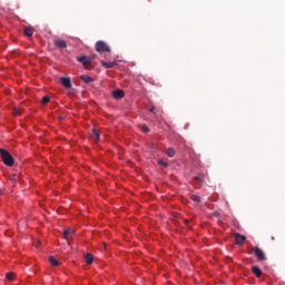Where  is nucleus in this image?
Instances as JSON below:
<instances>
[{
  "mask_svg": "<svg viewBox=\"0 0 285 285\" xmlns=\"http://www.w3.org/2000/svg\"><path fill=\"white\" fill-rule=\"evenodd\" d=\"M0 157H1L4 166H9L10 168H11V166H14V158L12 157V155L8 150L1 148L0 149Z\"/></svg>",
  "mask_w": 285,
  "mask_h": 285,
  "instance_id": "1",
  "label": "nucleus"
},
{
  "mask_svg": "<svg viewBox=\"0 0 285 285\" xmlns=\"http://www.w3.org/2000/svg\"><path fill=\"white\" fill-rule=\"evenodd\" d=\"M92 59H95L94 57L88 58L86 56H81L77 58V61H79V63H82L85 70H92Z\"/></svg>",
  "mask_w": 285,
  "mask_h": 285,
  "instance_id": "2",
  "label": "nucleus"
},
{
  "mask_svg": "<svg viewBox=\"0 0 285 285\" xmlns=\"http://www.w3.org/2000/svg\"><path fill=\"white\" fill-rule=\"evenodd\" d=\"M96 51L100 55H104V52H110V46H108V43H106L105 41H97Z\"/></svg>",
  "mask_w": 285,
  "mask_h": 285,
  "instance_id": "3",
  "label": "nucleus"
},
{
  "mask_svg": "<svg viewBox=\"0 0 285 285\" xmlns=\"http://www.w3.org/2000/svg\"><path fill=\"white\" fill-rule=\"evenodd\" d=\"M254 255L258 262H266V254H264V250H262V248L255 247Z\"/></svg>",
  "mask_w": 285,
  "mask_h": 285,
  "instance_id": "4",
  "label": "nucleus"
},
{
  "mask_svg": "<svg viewBox=\"0 0 285 285\" xmlns=\"http://www.w3.org/2000/svg\"><path fill=\"white\" fill-rule=\"evenodd\" d=\"M234 239H235L236 244H238V246H242L244 244V242H246V236H244L239 233H236V234H234Z\"/></svg>",
  "mask_w": 285,
  "mask_h": 285,
  "instance_id": "5",
  "label": "nucleus"
},
{
  "mask_svg": "<svg viewBox=\"0 0 285 285\" xmlns=\"http://www.w3.org/2000/svg\"><path fill=\"white\" fill-rule=\"evenodd\" d=\"M60 82H61V86H63V88H72V82L70 81V78H66V77H62L60 79Z\"/></svg>",
  "mask_w": 285,
  "mask_h": 285,
  "instance_id": "6",
  "label": "nucleus"
},
{
  "mask_svg": "<svg viewBox=\"0 0 285 285\" xmlns=\"http://www.w3.org/2000/svg\"><path fill=\"white\" fill-rule=\"evenodd\" d=\"M62 235L68 240L70 237L75 236V229L66 228L63 229Z\"/></svg>",
  "mask_w": 285,
  "mask_h": 285,
  "instance_id": "7",
  "label": "nucleus"
},
{
  "mask_svg": "<svg viewBox=\"0 0 285 285\" xmlns=\"http://www.w3.org/2000/svg\"><path fill=\"white\" fill-rule=\"evenodd\" d=\"M124 96L125 94H124V90L121 89H117L112 91L114 99H124Z\"/></svg>",
  "mask_w": 285,
  "mask_h": 285,
  "instance_id": "8",
  "label": "nucleus"
},
{
  "mask_svg": "<svg viewBox=\"0 0 285 285\" xmlns=\"http://www.w3.org/2000/svg\"><path fill=\"white\" fill-rule=\"evenodd\" d=\"M53 46L57 48H68V43L65 40H55Z\"/></svg>",
  "mask_w": 285,
  "mask_h": 285,
  "instance_id": "9",
  "label": "nucleus"
},
{
  "mask_svg": "<svg viewBox=\"0 0 285 285\" xmlns=\"http://www.w3.org/2000/svg\"><path fill=\"white\" fill-rule=\"evenodd\" d=\"M101 66H104V68H115L117 66V62H107L101 60Z\"/></svg>",
  "mask_w": 285,
  "mask_h": 285,
  "instance_id": "10",
  "label": "nucleus"
},
{
  "mask_svg": "<svg viewBox=\"0 0 285 285\" xmlns=\"http://www.w3.org/2000/svg\"><path fill=\"white\" fill-rule=\"evenodd\" d=\"M85 262L86 264H92L95 262V257L92 256V254H86L85 255Z\"/></svg>",
  "mask_w": 285,
  "mask_h": 285,
  "instance_id": "11",
  "label": "nucleus"
},
{
  "mask_svg": "<svg viewBox=\"0 0 285 285\" xmlns=\"http://www.w3.org/2000/svg\"><path fill=\"white\" fill-rule=\"evenodd\" d=\"M24 35L26 37H32V35H35V29H32V27H26Z\"/></svg>",
  "mask_w": 285,
  "mask_h": 285,
  "instance_id": "12",
  "label": "nucleus"
},
{
  "mask_svg": "<svg viewBox=\"0 0 285 285\" xmlns=\"http://www.w3.org/2000/svg\"><path fill=\"white\" fill-rule=\"evenodd\" d=\"M252 273H254V275H256L257 277H262V269H259V267L257 266L252 267Z\"/></svg>",
  "mask_w": 285,
  "mask_h": 285,
  "instance_id": "13",
  "label": "nucleus"
},
{
  "mask_svg": "<svg viewBox=\"0 0 285 285\" xmlns=\"http://www.w3.org/2000/svg\"><path fill=\"white\" fill-rule=\"evenodd\" d=\"M80 79H81V81H83V82H86V83H91V81H92V77H90V76H80Z\"/></svg>",
  "mask_w": 285,
  "mask_h": 285,
  "instance_id": "14",
  "label": "nucleus"
},
{
  "mask_svg": "<svg viewBox=\"0 0 285 285\" xmlns=\"http://www.w3.org/2000/svg\"><path fill=\"white\" fill-rule=\"evenodd\" d=\"M91 139L94 141H98L99 140V131H97V129L92 130Z\"/></svg>",
  "mask_w": 285,
  "mask_h": 285,
  "instance_id": "15",
  "label": "nucleus"
},
{
  "mask_svg": "<svg viewBox=\"0 0 285 285\" xmlns=\"http://www.w3.org/2000/svg\"><path fill=\"white\" fill-rule=\"evenodd\" d=\"M49 263L51 264V266H59V261H57V258H55L53 256L49 257Z\"/></svg>",
  "mask_w": 285,
  "mask_h": 285,
  "instance_id": "16",
  "label": "nucleus"
},
{
  "mask_svg": "<svg viewBox=\"0 0 285 285\" xmlns=\"http://www.w3.org/2000/svg\"><path fill=\"white\" fill-rule=\"evenodd\" d=\"M191 199L195 202V204H202V198L199 195H191Z\"/></svg>",
  "mask_w": 285,
  "mask_h": 285,
  "instance_id": "17",
  "label": "nucleus"
},
{
  "mask_svg": "<svg viewBox=\"0 0 285 285\" xmlns=\"http://www.w3.org/2000/svg\"><path fill=\"white\" fill-rule=\"evenodd\" d=\"M166 155L167 157H175V149L168 148Z\"/></svg>",
  "mask_w": 285,
  "mask_h": 285,
  "instance_id": "18",
  "label": "nucleus"
},
{
  "mask_svg": "<svg viewBox=\"0 0 285 285\" xmlns=\"http://www.w3.org/2000/svg\"><path fill=\"white\" fill-rule=\"evenodd\" d=\"M6 277H7V279H8L9 282H12V279H14V274H13V273H8V274L6 275Z\"/></svg>",
  "mask_w": 285,
  "mask_h": 285,
  "instance_id": "19",
  "label": "nucleus"
},
{
  "mask_svg": "<svg viewBox=\"0 0 285 285\" xmlns=\"http://www.w3.org/2000/svg\"><path fill=\"white\" fill-rule=\"evenodd\" d=\"M41 102L45 104V105H46V104H49V102H50V97L45 96V97L42 98Z\"/></svg>",
  "mask_w": 285,
  "mask_h": 285,
  "instance_id": "20",
  "label": "nucleus"
},
{
  "mask_svg": "<svg viewBox=\"0 0 285 285\" xmlns=\"http://www.w3.org/2000/svg\"><path fill=\"white\" fill-rule=\"evenodd\" d=\"M159 166H164V168H168V163L164 161V160H158Z\"/></svg>",
  "mask_w": 285,
  "mask_h": 285,
  "instance_id": "21",
  "label": "nucleus"
},
{
  "mask_svg": "<svg viewBox=\"0 0 285 285\" xmlns=\"http://www.w3.org/2000/svg\"><path fill=\"white\" fill-rule=\"evenodd\" d=\"M13 115H14V117H19L21 115V110L14 108L13 109Z\"/></svg>",
  "mask_w": 285,
  "mask_h": 285,
  "instance_id": "22",
  "label": "nucleus"
},
{
  "mask_svg": "<svg viewBox=\"0 0 285 285\" xmlns=\"http://www.w3.org/2000/svg\"><path fill=\"white\" fill-rule=\"evenodd\" d=\"M142 132H150V128L148 126L144 125L141 128Z\"/></svg>",
  "mask_w": 285,
  "mask_h": 285,
  "instance_id": "23",
  "label": "nucleus"
},
{
  "mask_svg": "<svg viewBox=\"0 0 285 285\" xmlns=\"http://www.w3.org/2000/svg\"><path fill=\"white\" fill-rule=\"evenodd\" d=\"M39 246H41V242L38 240V242L36 243V248H39Z\"/></svg>",
  "mask_w": 285,
  "mask_h": 285,
  "instance_id": "24",
  "label": "nucleus"
},
{
  "mask_svg": "<svg viewBox=\"0 0 285 285\" xmlns=\"http://www.w3.org/2000/svg\"><path fill=\"white\" fill-rule=\"evenodd\" d=\"M150 112H155V107L153 106L150 109H149Z\"/></svg>",
  "mask_w": 285,
  "mask_h": 285,
  "instance_id": "25",
  "label": "nucleus"
},
{
  "mask_svg": "<svg viewBox=\"0 0 285 285\" xmlns=\"http://www.w3.org/2000/svg\"><path fill=\"white\" fill-rule=\"evenodd\" d=\"M185 224H188V220H185Z\"/></svg>",
  "mask_w": 285,
  "mask_h": 285,
  "instance_id": "26",
  "label": "nucleus"
}]
</instances>
